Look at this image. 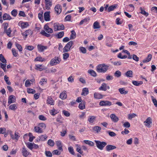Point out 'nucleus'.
<instances>
[{
  "instance_id": "nucleus-64",
  "label": "nucleus",
  "mask_w": 157,
  "mask_h": 157,
  "mask_svg": "<svg viewBox=\"0 0 157 157\" xmlns=\"http://www.w3.org/2000/svg\"><path fill=\"white\" fill-rule=\"evenodd\" d=\"M136 115L134 113L128 115V118L129 119H132V118L135 117Z\"/></svg>"
},
{
  "instance_id": "nucleus-32",
  "label": "nucleus",
  "mask_w": 157,
  "mask_h": 157,
  "mask_svg": "<svg viewBox=\"0 0 157 157\" xmlns=\"http://www.w3.org/2000/svg\"><path fill=\"white\" fill-rule=\"evenodd\" d=\"M125 75L128 77H132L133 76V72L132 71H127L125 73Z\"/></svg>"
},
{
  "instance_id": "nucleus-24",
  "label": "nucleus",
  "mask_w": 157,
  "mask_h": 157,
  "mask_svg": "<svg viewBox=\"0 0 157 157\" xmlns=\"http://www.w3.org/2000/svg\"><path fill=\"white\" fill-rule=\"evenodd\" d=\"M93 26L94 29H100L101 27L99 23L97 21L94 23Z\"/></svg>"
},
{
  "instance_id": "nucleus-14",
  "label": "nucleus",
  "mask_w": 157,
  "mask_h": 157,
  "mask_svg": "<svg viewBox=\"0 0 157 157\" xmlns=\"http://www.w3.org/2000/svg\"><path fill=\"white\" fill-rule=\"evenodd\" d=\"M58 148L59 150L63 151L62 145L61 142L59 141H57L56 142Z\"/></svg>"
},
{
  "instance_id": "nucleus-8",
  "label": "nucleus",
  "mask_w": 157,
  "mask_h": 157,
  "mask_svg": "<svg viewBox=\"0 0 157 157\" xmlns=\"http://www.w3.org/2000/svg\"><path fill=\"white\" fill-rule=\"evenodd\" d=\"M15 101L16 98L15 96L13 95H11L9 96L8 103L9 104H10L12 103L15 102Z\"/></svg>"
},
{
  "instance_id": "nucleus-13",
  "label": "nucleus",
  "mask_w": 157,
  "mask_h": 157,
  "mask_svg": "<svg viewBox=\"0 0 157 157\" xmlns=\"http://www.w3.org/2000/svg\"><path fill=\"white\" fill-rule=\"evenodd\" d=\"M46 8L48 9L52 5V2L51 0H45Z\"/></svg>"
},
{
  "instance_id": "nucleus-36",
  "label": "nucleus",
  "mask_w": 157,
  "mask_h": 157,
  "mask_svg": "<svg viewBox=\"0 0 157 157\" xmlns=\"http://www.w3.org/2000/svg\"><path fill=\"white\" fill-rule=\"evenodd\" d=\"M0 60L3 63H6V60L2 54H0Z\"/></svg>"
},
{
  "instance_id": "nucleus-62",
  "label": "nucleus",
  "mask_w": 157,
  "mask_h": 157,
  "mask_svg": "<svg viewBox=\"0 0 157 157\" xmlns=\"http://www.w3.org/2000/svg\"><path fill=\"white\" fill-rule=\"evenodd\" d=\"M15 45L19 51L21 52L22 51V47L21 45L18 44L16 43Z\"/></svg>"
},
{
  "instance_id": "nucleus-48",
  "label": "nucleus",
  "mask_w": 157,
  "mask_h": 157,
  "mask_svg": "<svg viewBox=\"0 0 157 157\" xmlns=\"http://www.w3.org/2000/svg\"><path fill=\"white\" fill-rule=\"evenodd\" d=\"M80 51L83 54H85L86 52V48L83 47H80L79 48Z\"/></svg>"
},
{
  "instance_id": "nucleus-16",
  "label": "nucleus",
  "mask_w": 157,
  "mask_h": 157,
  "mask_svg": "<svg viewBox=\"0 0 157 157\" xmlns=\"http://www.w3.org/2000/svg\"><path fill=\"white\" fill-rule=\"evenodd\" d=\"M44 29L46 31L49 33H51L53 32L52 29L50 28L48 25L46 24L44 25Z\"/></svg>"
},
{
  "instance_id": "nucleus-39",
  "label": "nucleus",
  "mask_w": 157,
  "mask_h": 157,
  "mask_svg": "<svg viewBox=\"0 0 157 157\" xmlns=\"http://www.w3.org/2000/svg\"><path fill=\"white\" fill-rule=\"evenodd\" d=\"M47 137L45 135H41L39 137V141H44L46 139Z\"/></svg>"
},
{
  "instance_id": "nucleus-29",
  "label": "nucleus",
  "mask_w": 157,
  "mask_h": 157,
  "mask_svg": "<svg viewBox=\"0 0 157 157\" xmlns=\"http://www.w3.org/2000/svg\"><path fill=\"white\" fill-rule=\"evenodd\" d=\"M71 34L70 37V39L72 40L74 39L76 37V34L74 30H72L71 31Z\"/></svg>"
},
{
  "instance_id": "nucleus-57",
  "label": "nucleus",
  "mask_w": 157,
  "mask_h": 157,
  "mask_svg": "<svg viewBox=\"0 0 157 157\" xmlns=\"http://www.w3.org/2000/svg\"><path fill=\"white\" fill-rule=\"evenodd\" d=\"M48 144L51 146H53L54 145V142L52 140L50 139L48 142Z\"/></svg>"
},
{
  "instance_id": "nucleus-20",
  "label": "nucleus",
  "mask_w": 157,
  "mask_h": 157,
  "mask_svg": "<svg viewBox=\"0 0 157 157\" xmlns=\"http://www.w3.org/2000/svg\"><path fill=\"white\" fill-rule=\"evenodd\" d=\"M34 130L36 132L41 133L43 132L42 128L38 126L34 127Z\"/></svg>"
},
{
  "instance_id": "nucleus-63",
  "label": "nucleus",
  "mask_w": 157,
  "mask_h": 157,
  "mask_svg": "<svg viewBox=\"0 0 157 157\" xmlns=\"http://www.w3.org/2000/svg\"><path fill=\"white\" fill-rule=\"evenodd\" d=\"M116 24L117 25H121L122 23L121 21V19L119 18H117L116 20Z\"/></svg>"
},
{
  "instance_id": "nucleus-45",
  "label": "nucleus",
  "mask_w": 157,
  "mask_h": 157,
  "mask_svg": "<svg viewBox=\"0 0 157 157\" xmlns=\"http://www.w3.org/2000/svg\"><path fill=\"white\" fill-rule=\"evenodd\" d=\"M88 72L90 73L92 76L94 77H95L96 76V72L93 70H91L88 71Z\"/></svg>"
},
{
  "instance_id": "nucleus-42",
  "label": "nucleus",
  "mask_w": 157,
  "mask_h": 157,
  "mask_svg": "<svg viewBox=\"0 0 157 157\" xmlns=\"http://www.w3.org/2000/svg\"><path fill=\"white\" fill-rule=\"evenodd\" d=\"M4 79L6 83L9 85H10L11 83L9 79V77L7 75H5L4 77Z\"/></svg>"
},
{
  "instance_id": "nucleus-17",
  "label": "nucleus",
  "mask_w": 157,
  "mask_h": 157,
  "mask_svg": "<svg viewBox=\"0 0 157 157\" xmlns=\"http://www.w3.org/2000/svg\"><path fill=\"white\" fill-rule=\"evenodd\" d=\"M3 20H10L12 19L10 15L6 13H4L3 16Z\"/></svg>"
},
{
  "instance_id": "nucleus-3",
  "label": "nucleus",
  "mask_w": 157,
  "mask_h": 157,
  "mask_svg": "<svg viewBox=\"0 0 157 157\" xmlns=\"http://www.w3.org/2000/svg\"><path fill=\"white\" fill-rule=\"evenodd\" d=\"M61 61V59L60 58L56 57L51 60L50 64L51 66L55 65L59 63Z\"/></svg>"
},
{
  "instance_id": "nucleus-46",
  "label": "nucleus",
  "mask_w": 157,
  "mask_h": 157,
  "mask_svg": "<svg viewBox=\"0 0 157 157\" xmlns=\"http://www.w3.org/2000/svg\"><path fill=\"white\" fill-rule=\"evenodd\" d=\"M36 69L37 70H39L40 71H42L44 69L42 65H36Z\"/></svg>"
},
{
  "instance_id": "nucleus-19",
  "label": "nucleus",
  "mask_w": 157,
  "mask_h": 157,
  "mask_svg": "<svg viewBox=\"0 0 157 157\" xmlns=\"http://www.w3.org/2000/svg\"><path fill=\"white\" fill-rule=\"evenodd\" d=\"M116 148V147L114 146L109 145L106 147V150L107 151H109Z\"/></svg>"
},
{
  "instance_id": "nucleus-40",
  "label": "nucleus",
  "mask_w": 157,
  "mask_h": 157,
  "mask_svg": "<svg viewBox=\"0 0 157 157\" xmlns=\"http://www.w3.org/2000/svg\"><path fill=\"white\" fill-rule=\"evenodd\" d=\"M19 133L17 132H15V136L13 135H11V137L13 139H16L17 140L19 137L20 136L19 135Z\"/></svg>"
},
{
  "instance_id": "nucleus-58",
  "label": "nucleus",
  "mask_w": 157,
  "mask_h": 157,
  "mask_svg": "<svg viewBox=\"0 0 157 157\" xmlns=\"http://www.w3.org/2000/svg\"><path fill=\"white\" fill-rule=\"evenodd\" d=\"M123 126L126 128H129L130 126V124L129 122H126L123 124Z\"/></svg>"
},
{
  "instance_id": "nucleus-56",
  "label": "nucleus",
  "mask_w": 157,
  "mask_h": 157,
  "mask_svg": "<svg viewBox=\"0 0 157 157\" xmlns=\"http://www.w3.org/2000/svg\"><path fill=\"white\" fill-rule=\"evenodd\" d=\"M47 79L45 78H42L39 82V84L41 85H43L44 84V83H46L47 82Z\"/></svg>"
},
{
  "instance_id": "nucleus-11",
  "label": "nucleus",
  "mask_w": 157,
  "mask_h": 157,
  "mask_svg": "<svg viewBox=\"0 0 157 157\" xmlns=\"http://www.w3.org/2000/svg\"><path fill=\"white\" fill-rule=\"evenodd\" d=\"M50 11L46 12L44 13V16L45 20L46 21L50 20Z\"/></svg>"
},
{
  "instance_id": "nucleus-26",
  "label": "nucleus",
  "mask_w": 157,
  "mask_h": 157,
  "mask_svg": "<svg viewBox=\"0 0 157 157\" xmlns=\"http://www.w3.org/2000/svg\"><path fill=\"white\" fill-rule=\"evenodd\" d=\"M59 97L62 99H64L67 98V95L65 92H63L60 94Z\"/></svg>"
},
{
  "instance_id": "nucleus-43",
  "label": "nucleus",
  "mask_w": 157,
  "mask_h": 157,
  "mask_svg": "<svg viewBox=\"0 0 157 157\" xmlns=\"http://www.w3.org/2000/svg\"><path fill=\"white\" fill-rule=\"evenodd\" d=\"M1 67L3 69L5 72H6L7 71L6 68V63H1Z\"/></svg>"
},
{
  "instance_id": "nucleus-34",
  "label": "nucleus",
  "mask_w": 157,
  "mask_h": 157,
  "mask_svg": "<svg viewBox=\"0 0 157 157\" xmlns=\"http://www.w3.org/2000/svg\"><path fill=\"white\" fill-rule=\"evenodd\" d=\"M132 83L134 85L138 86L142 85L143 82L142 81L138 82L136 81H132Z\"/></svg>"
},
{
  "instance_id": "nucleus-1",
  "label": "nucleus",
  "mask_w": 157,
  "mask_h": 157,
  "mask_svg": "<svg viewBox=\"0 0 157 157\" xmlns=\"http://www.w3.org/2000/svg\"><path fill=\"white\" fill-rule=\"evenodd\" d=\"M109 66L105 63L98 65L97 67L96 71L98 73H104L108 70Z\"/></svg>"
},
{
  "instance_id": "nucleus-44",
  "label": "nucleus",
  "mask_w": 157,
  "mask_h": 157,
  "mask_svg": "<svg viewBox=\"0 0 157 157\" xmlns=\"http://www.w3.org/2000/svg\"><path fill=\"white\" fill-rule=\"evenodd\" d=\"M29 25L28 23L27 22H22L21 23V26L22 29L26 28Z\"/></svg>"
},
{
  "instance_id": "nucleus-55",
  "label": "nucleus",
  "mask_w": 157,
  "mask_h": 157,
  "mask_svg": "<svg viewBox=\"0 0 157 157\" xmlns=\"http://www.w3.org/2000/svg\"><path fill=\"white\" fill-rule=\"evenodd\" d=\"M52 153L53 155H59L61 154V151H58L57 150H55L52 151Z\"/></svg>"
},
{
  "instance_id": "nucleus-49",
  "label": "nucleus",
  "mask_w": 157,
  "mask_h": 157,
  "mask_svg": "<svg viewBox=\"0 0 157 157\" xmlns=\"http://www.w3.org/2000/svg\"><path fill=\"white\" fill-rule=\"evenodd\" d=\"M10 109L12 110H14L17 109V107L16 104H13L11 105L9 107Z\"/></svg>"
},
{
  "instance_id": "nucleus-33",
  "label": "nucleus",
  "mask_w": 157,
  "mask_h": 157,
  "mask_svg": "<svg viewBox=\"0 0 157 157\" xmlns=\"http://www.w3.org/2000/svg\"><path fill=\"white\" fill-rule=\"evenodd\" d=\"M106 87V84L105 83H103L102 84L101 87L99 88V89L100 90H102L105 91L107 90Z\"/></svg>"
},
{
  "instance_id": "nucleus-23",
  "label": "nucleus",
  "mask_w": 157,
  "mask_h": 157,
  "mask_svg": "<svg viewBox=\"0 0 157 157\" xmlns=\"http://www.w3.org/2000/svg\"><path fill=\"white\" fill-rule=\"evenodd\" d=\"M22 153L23 156L25 157H27L29 154V152L27 151L25 147L23 148Z\"/></svg>"
},
{
  "instance_id": "nucleus-30",
  "label": "nucleus",
  "mask_w": 157,
  "mask_h": 157,
  "mask_svg": "<svg viewBox=\"0 0 157 157\" xmlns=\"http://www.w3.org/2000/svg\"><path fill=\"white\" fill-rule=\"evenodd\" d=\"M118 90L121 94H126L128 93V91L125 90V89L124 88H120Z\"/></svg>"
},
{
  "instance_id": "nucleus-18",
  "label": "nucleus",
  "mask_w": 157,
  "mask_h": 157,
  "mask_svg": "<svg viewBox=\"0 0 157 157\" xmlns=\"http://www.w3.org/2000/svg\"><path fill=\"white\" fill-rule=\"evenodd\" d=\"M96 117L94 116H90L89 117L88 121L90 123H93L95 121Z\"/></svg>"
},
{
  "instance_id": "nucleus-6",
  "label": "nucleus",
  "mask_w": 157,
  "mask_h": 157,
  "mask_svg": "<svg viewBox=\"0 0 157 157\" xmlns=\"http://www.w3.org/2000/svg\"><path fill=\"white\" fill-rule=\"evenodd\" d=\"M99 105L101 106H110L112 102L107 101H101L100 102Z\"/></svg>"
},
{
  "instance_id": "nucleus-61",
  "label": "nucleus",
  "mask_w": 157,
  "mask_h": 157,
  "mask_svg": "<svg viewBox=\"0 0 157 157\" xmlns=\"http://www.w3.org/2000/svg\"><path fill=\"white\" fill-rule=\"evenodd\" d=\"M69 152L73 155H74L75 153L74 152V149L71 147H69L68 148Z\"/></svg>"
},
{
  "instance_id": "nucleus-25",
  "label": "nucleus",
  "mask_w": 157,
  "mask_h": 157,
  "mask_svg": "<svg viewBox=\"0 0 157 157\" xmlns=\"http://www.w3.org/2000/svg\"><path fill=\"white\" fill-rule=\"evenodd\" d=\"M89 93V90L87 88H85L83 89L82 92V95L86 96Z\"/></svg>"
},
{
  "instance_id": "nucleus-51",
  "label": "nucleus",
  "mask_w": 157,
  "mask_h": 157,
  "mask_svg": "<svg viewBox=\"0 0 157 157\" xmlns=\"http://www.w3.org/2000/svg\"><path fill=\"white\" fill-rule=\"evenodd\" d=\"M69 54L67 52H65L63 54V59L64 60L67 59L69 57Z\"/></svg>"
},
{
  "instance_id": "nucleus-7",
  "label": "nucleus",
  "mask_w": 157,
  "mask_h": 157,
  "mask_svg": "<svg viewBox=\"0 0 157 157\" xmlns=\"http://www.w3.org/2000/svg\"><path fill=\"white\" fill-rule=\"evenodd\" d=\"M37 48L38 51L40 52H43L44 50L47 49L48 47L47 46H44L41 44H38L37 46Z\"/></svg>"
},
{
  "instance_id": "nucleus-60",
  "label": "nucleus",
  "mask_w": 157,
  "mask_h": 157,
  "mask_svg": "<svg viewBox=\"0 0 157 157\" xmlns=\"http://www.w3.org/2000/svg\"><path fill=\"white\" fill-rule=\"evenodd\" d=\"M43 12L41 11L40 13H39L38 14V18L41 21L43 19Z\"/></svg>"
},
{
  "instance_id": "nucleus-5",
  "label": "nucleus",
  "mask_w": 157,
  "mask_h": 157,
  "mask_svg": "<svg viewBox=\"0 0 157 157\" xmlns=\"http://www.w3.org/2000/svg\"><path fill=\"white\" fill-rule=\"evenodd\" d=\"M152 120L150 117H148L145 121L144 122V123L145 124V125L148 128L151 127V125L152 124Z\"/></svg>"
},
{
  "instance_id": "nucleus-50",
  "label": "nucleus",
  "mask_w": 157,
  "mask_h": 157,
  "mask_svg": "<svg viewBox=\"0 0 157 157\" xmlns=\"http://www.w3.org/2000/svg\"><path fill=\"white\" fill-rule=\"evenodd\" d=\"M151 97L154 105L155 107H157V101L156 99L152 96H151Z\"/></svg>"
},
{
  "instance_id": "nucleus-27",
  "label": "nucleus",
  "mask_w": 157,
  "mask_h": 157,
  "mask_svg": "<svg viewBox=\"0 0 157 157\" xmlns=\"http://www.w3.org/2000/svg\"><path fill=\"white\" fill-rule=\"evenodd\" d=\"M85 102L84 101H82L81 102V103L79 104L78 107L79 108L82 110H83L85 109Z\"/></svg>"
},
{
  "instance_id": "nucleus-37",
  "label": "nucleus",
  "mask_w": 157,
  "mask_h": 157,
  "mask_svg": "<svg viewBox=\"0 0 157 157\" xmlns=\"http://www.w3.org/2000/svg\"><path fill=\"white\" fill-rule=\"evenodd\" d=\"M83 142L86 144L89 145L90 146H93L94 145V143L88 140H84Z\"/></svg>"
},
{
  "instance_id": "nucleus-54",
  "label": "nucleus",
  "mask_w": 157,
  "mask_h": 157,
  "mask_svg": "<svg viewBox=\"0 0 157 157\" xmlns=\"http://www.w3.org/2000/svg\"><path fill=\"white\" fill-rule=\"evenodd\" d=\"M101 129V128L98 126H95L93 128V130L96 131L97 132H98L100 131Z\"/></svg>"
},
{
  "instance_id": "nucleus-10",
  "label": "nucleus",
  "mask_w": 157,
  "mask_h": 157,
  "mask_svg": "<svg viewBox=\"0 0 157 157\" xmlns=\"http://www.w3.org/2000/svg\"><path fill=\"white\" fill-rule=\"evenodd\" d=\"M117 6L118 5L117 4H114L110 6L108 9V12H110L114 10L117 8Z\"/></svg>"
},
{
  "instance_id": "nucleus-21",
  "label": "nucleus",
  "mask_w": 157,
  "mask_h": 157,
  "mask_svg": "<svg viewBox=\"0 0 157 157\" xmlns=\"http://www.w3.org/2000/svg\"><path fill=\"white\" fill-rule=\"evenodd\" d=\"M151 58L152 55L151 54H149L148 55L147 58H146L145 59L143 60V62L144 63H146L148 62L151 60Z\"/></svg>"
},
{
  "instance_id": "nucleus-15",
  "label": "nucleus",
  "mask_w": 157,
  "mask_h": 157,
  "mask_svg": "<svg viewBox=\"0 0 157 157\" xmlns=\"http://www.w3.org/2000/svg\"><path fill=\"white\" fill-rule=\"evenodd\" d=\"M47 102L48 104L51 105H54V101L51 97H49L47 98Z\"/></svg>"
},
{
  "instance_id": "nucleus-38",
  "label": "nucleus",
  "mask_w": 157,
  "mask_h": 157,
  "mask_svg": "<svg viewBox=\"0 0 157 157\" xmlns=\"http://www.w3.org/2000/svg\"><path fill=\"white\" fill-rule=\"evenodd\" d=\"M35 61H39L40 62H43L45 61V59L44 58H43L41 57H36L34 60Z\"/></svg>"
},
{
  "instance_id": "nucleus-53",
  "label": "nucleus",
  "mask_w": 157,
  "mask_h": 157,
  "mask_svg": "<svg viewBox=\"0 0 157 157\" xmlns=\"http://www.w3.org/2000/svg\"><path fill=\"white\" fill-rule=\"evenodd\" d=\"M40 33L44 36L47 37H49L50 36V34L47 33L44 30H42Z\"/></svg>"
},
{
  "instance_id": "nucleus-35",
  "label": "nucleus",
  "mask_w": 157,
  "mask_h": 157,
  "mask_svg": "<svg viewBox=\"0 0 157 157\" xmlns=\"http://www.w3.org/2000/svg\"><path fill=\"white\" fill-rule=\"evenodd\" d=\"M140 9L141 10V12L140 13L146 16V17L148 15V13L146 12L144 10H143L141 7H140Z\"/></svg>"
},
{
  "instance_id": "nucleus-9",
  "label": "nucleus",
  "mask_w": 157,
  "mask_h": 157,
  "mask_svg": "<svg viewBox=\"0 0 157 157\" xmlns=\"http://www.w3.org/2000/svg\"><path fill=\"white\" fill-rule=\"evenodd\" d=\"M56 12L57 14H60L61 12V8L60 6L59 5H56L55 7Z\"/></svg>"
},
{
  "instance_id": "nucleus-12",
  "label": "nucleus",
  "mask_w": 157,
  "mask_h": 157,
  "mask_svg": "<svg viewBox=\"0 0 157 157\" xmlns=\"http://www.w3.org/2000/svg\"><path fill=\"white\" fill-rule=\"evenodd\" d=\"M110 117L112 121L114 122H117L119 120L118 118L116 116L115 114H111L110 115Z\"/></svg>"
},
{
  "instance_id": "nucleus-28",
  "label": "nucleus",
  "mask_w": 157,
  "mask_h": 157,
  "mask_svg": "<svg viewBox=\"0 0 157 157\" xmlns=\"http://www.w3.org/2000/svg\"><path fill=\"white\" fill-rule=\"evenodd\" d=\"M94 97L95 98L100 99L103 98V95L99 93H95L94 94Z\"/></svg>"
},
{
  "instance_id": "nucleus-22",
  "label": "nucleus",
  "mask_w": 157,
  "mask_h": 157,
  "mask_svg": "<svg viewBox=\"0 0 157 157\" xmlns=\"http://www.w3.org/2000/svg\"><path fill=\"white\" fill-rule=\"evenodd\" d=\"M31 33V31L30 30H28L22 33V35L24 36L25 39L27 36L29 34Z\"/></svg>"
},
{
  "instance_id": "nucleus-4",
  "label": "nucleus",
  "mask_w": 157,
  "mask_h": 157,
  "mask_svg": "<svg viewBox=\"0 0 157 157\" xmlns=\"http://www.w3.org/2000/svg\"><path fill=\"white\" fill-rule=\"evenodd\" d=\"M73 41H71L68 42L63 48V52H66L69 51L73 44Z\"/></svg>"
},
{
  "instance_id": "nucleus-2",
  "label": "nucleus",
  "mask_w": 157,
  "mask_h": 157,
  "mask_svg": "<svg viewBox=\"0 0 157 157\" xmlns=\"http://www.w3.org/2000/svg\"><path fill=\"white\" fill-rule=\"evenodd\" d=\"M97 147L101 150L103 149L104 147L107 145V143L104 142H101L98 140L94 141Z\"/></svg>"
},
{
  "instance_id": "nucleus-47",
  "label": "nucleus",
  "mask_w": 157,
  "mask_h": 157,
  "mask_svg": "<svg viewBox=\"0 0 157 157\" xmlns=\"http://www.w3.org/2000/svg\"><path fill=\"white\" fill-rule=\"evenodd\" d=\"M64 35V32L63 31L60 32L58 34H57L56 36L58 38H61Z\"/></svg>"
},
{
  "instance_id": "nucleus-31",
  "label": "nucleus",
  "mask_w": 157,
  "mask_h": 157,
  "mask_svg": "<svg viewBox=\"0 0 157 157\" xmlns=\"http://www.w3.org/2000/svg\"><path fill=\"white\" fill-rule=\"evenodd\" d=\"M75 146L76 147V150L77 151L81 154H82L83 153V151L81 150V148L80 145L78 144H76Z\"/></svg>"
},
{
  "instance_id": "nucleus-52",
  "label": "nucleus",
  "mask_w": 157,
  "mask_h": 157,
  "mask_svg": "<svg viewBox=\"0 0 157 157\" xmlns=\"http://www.w3.org/2000/svg\"><path fill=\"white\" fill-rule=\"evenodd\" d=\"M27 91L28 93L35 94L36 93L35 90L29 88L27 89Z\"/></svg>"
},
{
  "instance_id": "nucleus-41",
  "label": "nucleus",
  "mask_w": 157,
  "mask_h": 157,
  "mask_svg": "<svg viewBox=\"0 0 157 157\" xmlns=\"http://www.w3.org/2000/svg\"><path fill=\"white\" fill-rule=\"evenodd\" d=\"M114 75L116 77L119 78L121 76V72L119 71H117L115 72Z\"/></svg>"
},
{
  "instance_id": "nucleus-59",
  "label": "nucleus",
  "mask_w": 157,
  "mask_h": 157,
  "mask_svg": "<svg viewBox=\"0 0 157 157\" xmlns=\"http://www.w3.org/2000/svg\"><path fill=\"white\" fill-rule=\"evenodd\" d=\"M7 35L9 37L11 36L10 33L11 31L10 28H9L8 29H6V31H5Z\"/></svg>"
}]
</instances>
